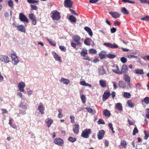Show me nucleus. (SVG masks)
Here are the masks:
<instances>
[{
    "label": "nucleus",
    "mask_w": 149,
    "mask_h": 149,
    "mask_svg": "<svg viewBox=\"0 0 149 149\" xmlns=\"http://www.w3.org/2000/svg\"><path fill=\"white\" fill-rule=\"evenodd\" d=\"M127 57L129 58H136L137 56H134L133 55H128L127 56Z\"/></svg>",
    "instance_id": "obj_62"
},
{
    "label": "nucleus",
    "mask_w": 149,
    "mask_h": 149,
    "mask_svg": "<svg viewBox=\"0 0 149 149\" xmlns=\"http://www.w3.org/2000/svg\"><path fill=\"white\" fill-rule=\"evenodd\" d=\"M29 17L31 20L32 21V24L35 25L36 24V18L35 15L33 13H31L29 14Z\"/></svg>",
    "instance_id": "obj_7"
},
{
    "label": "nucleus",
    "mask_w": 149,
    "mask_h": 149,
    "mask_svg": "<svg viewBox=\"0 0 149 149\" xmlns=\"http://www.w3.org/2000/svg\"><path fill=\"white\" fill-rule=\"evenodd\" d=\"M111 95V94L109 91H107L104 92L103 95L102 99L103 101L107 100Z\"/></svg>",
    "instance_id": "obj_16"
},
{
    "label": "nucleus",
    "mask_w": 149,
    "mask_h": 149,
    "mask_svg": "<svg viewBox=\"0 0 149 149\" xmlns=\"http://www.w3.org/2000/svg\"><path fill=\"white\" fill-rule=\"evenodd\" d=\"M135 73L136 74H142L143 73V70L142 69H137L135 70Z\"/></svg>",
    "instance_id": "obj_36"
},
{
    "label": "nucleus",
    "mask_w": 149,
    "mask_h": 149,
    "mask_svg": "<svg viewBox=\"0 0 149 149\" xmlns=\"http://www.w3.org/2000/svg\"><path fill=\"white\" fill-rule=\"evenodd\" d=\"M84 29L88 33L91 37H92L93 35V32L90 28L87 26H85L84 28Z\"/></svg>",
    "instance_id": "obj_22"
},
{
    "label": "nucleus",
    "mask_w": 149,
    "mask_h": 149,
    "mask_svg": "<svg viewBox=\"0 0 149 149\" xmlns=\"http://www.w3.org/2000/svg\"><path fill=\"white\" fill-rule=\"evenodd\" d=\"M69 10L73 14H74L75 15L78 16V14L75 12V10H73L71 9H69Z\"/></svg>",
    "instance_id": "obj_53"
},
{
    "label": "nucleus",
    "mask_w": 149,
    "mask_h": 149,
    "mask_svg": "<svg viewBox=\"0 0 149 149\" xmlns=\"http://www.w3.org/2000/svg\"><path fill=\"white\" fill-rule=\"evenodd\" d=\"M127 104L129 107H132L134 106L133 104L131 102L130 100H128L127 101Z\"/></svg>",
    "instance_id": "obj_49"
},
{
    "label": "nucleus",
    "mask_w": 149,
    "mask_h": 149,
    "mask_svg": "<svg viewBox=\"0 0 149 149\" xmlns=\"http://www.w3.org/2000/svg\"><path fill=\"white\" fill-rule=\"evenodd\" d=\"M27 1L28 3H34L39 2V1H36L35 0H27Z\"/></svg>",
    "instance_id": "obj_42"
},
{
    "label": "nucleus",
    "mask_w": 149,
    "mask_h": 149,
    "mask_svg": "<svg viewBox=\"0 0 149 149\" xmlns=\"http://www.w3.org/2000/svg\"><path fill=\"white\" fill-rule=\"evenodd\" d=\"M17 30L21 32H24L25 31V26L22 25H19L17 26Z\"/></svg>",
    "instance_id": "obj_20"
},
{
    "label": "nucleus",
    "mask_w": 149,
    "mask_h": 149,
    "mask_svg": "<svg viewBox=\"0 0 149 149\" xmlns=\"http://www.w3.org/2000/svg\"><path fill=\"white\" fill-rule=\"evenodd\" d=\"M141 19L142 20L148 21L149 20V17L148 16H146L141 18Z\"/></svg>",
    "instance_id": "obj_51"
},
{
    "label": "nucleus",
    "mask_w": 149,
    "mask_h": 149,
    "mask_svg": "<svg viewBox=\"0 0 149 149\" xmlns=\"http://www.w3.org/2000/svg\"><path fill=\"white\" fill-rule=\"evenodd\" d=\"M124 80L127 83L130 82V78L127 74H125L124 75Z\"/></svg>",
    "instance_id": "obj_26"
},
{
    "label": "nucleus",
    "mask_w": 149,
    "mask_h": 149,
    "mask_svg": "<svg viewBox=\"0 0 149 149\" xmlns=\"http://www.w3.org/2000/svg\"><path fill=\"white\" fill-rule=\"evenodd\" d=\"M105 134V132L103 130H100L97 134L98 138L99 139H102L103 138Z\"/></svg>",
    "instance_id": "obj_11"
},
{
    "label": "nucleus",
    "mask_w": 149,
    "mask_h": 149,
    "mask_svg": "<svg viewBox=\"0 0 149 149\" xmlns=\"http://www.w3.org/2000/svg\"><path fill=\"white\" fill-rule=\"evenodd\" d=\"M26 90H27V92L28 95H31L33 92L29 88H27Z\"/></svg>",
    "instance_id": "obj_58"
},
{
    "label": "nucleus",
    "mask_w": 149,
    "mask_h": 149,
    "mask_svg": "<svg viewBox=\"0 0 149 149\" xmlns=\"http://www.w3.org/2000/svg\"><path fill=\"white\" fill-rule=\"evenodd\" d=\"M70 118L71 119V122L72 123H74V117L73 116H70Z\"/></svg>",
    "instance_id": "obj_56"
},
{
    "label": "nucleus",
    "mask_w": 149,
    "mask_h": 149,
    "mask_svg": "<svg viewBox=\"0 0 149 149\" xmlns=\"http://www.w3.org/2000/svg\"><path fill=\"white\" fill-rule=\"evenodd\" d=\"M147 110V112L146 113V117L148 119H149V108H147L146 109Z\"/></svg>",
    "instance_id": "obj_60"
},
{
    "label": "nucleus",
    "mask_w": 149,
    "mask_h": 149,
    "mask_svg": "<svg viewBox=\"0 0 149 149\" xmlns=\"http://www.w3.org/2000/svg\"><path fill=\"white\" fill-rule=\"evenodd\" d=\"M99 58L101 60L105 58V55L103 52H100L99 54Z\"/></svg>",
    "instance_id": "obj_37"
},
{
    "label": "nucleus",
    "mask_w": 149,
    "mask_h": 149,
    "mask_svg": "<svg viewBox=\"0 0 149 149\" xmlns=\"http://www.w3.org/2000/svg\"><path fill=\"white\" fill-rule=\"evenodd\" d=\"M108 126L110 128L111 130L112 131V132L113 133H115V131L113 130V127L112 124L111 123L109 124Z\"/></svg>",
    "instance_id": "obj_48"
},
{
    "label": "nucleus",
    "mask_w": 149,
    "mask_h": 149,
    "mask_svg": "<svg viewBox=\"0 0 149 149\" xmlns=\"http://www.w3.org/2000/svg\"><path fill=\"white\" fill-rule=\"evenodd\" d=\"M87 50L86 49L84 48L82 49L80 55L81 56H83L84 58L83 59L90 61L91 60V59L89 58L88 56L86 55L87 54Z\"/></svg>",
    "instance_id": "obj_2"
},
{
    "label": "nucleus",
    "mask_w": 149,
    "mask_h": 149,
    "mask_svg": "<svg viewBox=\"0 0 149 149\" xmlns=\"http://www.w3.org/2000/svg\"><path fill=\"white\" fill-rule=\"evenodd\" d=\"M89 52L90 53L95 54L96 52V51L93 49H91L89 50Z\"/></svg>",
    "instance_id": "obj_59"
},
{
    "label": "nucleus",
    "mask_w": 149,
    "mask_h": 149,
    "mask_svg": "<svg viewBox=\"0 0 149 149\" xmlns=\"http://www.w3.org/2000/svg\"><path fill=\"white\" fill-rule=\"evenodd\" d=\"M128 70L127 66L124 64L122 66V69L121 71H119L118 72L116 71V73L118 74H122V73L125 74L127 73Z\"/></svg>",
    "instance_id": "obj_4"
},
{
    "label": "nucleus",
    "mask_w": 149,
    "mask_h": 149,
    "mask_svg": "<svg viewBox=\"0 0 149 149\" xmlns=\"http://www.w3.org/2000/svg\"><path fill=\"white\" fill-rule=\"evenodd\" d=\"M103 45L107 47L111 48H116L118 47V45L115 43L113 44L110 43H105L103 44Z\"/></svg>",
    "instance_id": "obj_5"
},
{
    "label": "nucleus",
    "mask_w": 149,
    "mask_h": 149,
    "mask_svg": "<svg viewBox=\"0 0 149 149\" xmlns=\"http://www.w3.org/2000/svg\"><path fill=\"white\" fill-rule=\"evenodd\" d=\"M81 98L83 103H85L86 102V97L84 94H82L81 96Z\"/></svg>",
    "instance_id": "obj_39"
},
{
    "label": "nucleus",
    "mask_w": 149,
    "mask_h": 149,
    "mask_svg": "<svg viewBox=\"0 0 149 149\" xmlns=\"http://www.w3.org/2000/svg\"><path fill=\"white\" fill-rule=\"evenodd\" d=\"M144 102L146 104H148L149 103V97H145L143 100H141V102Z\"/></svg>",
    "instance_id": "obj_35"
},
{
    "label": "nucleus",
    "mask_w": 149,
    "mask_h": 149,
    "mask_svg": "<svg viewBox=\"0 0 149 149\" xmlns=\"http://www.w3.org/2000/svg\"><path fill=\"white\" fill-rule=\"evenodd\" d=\"M46 40L51 45L53 46H56V43L54 41H52V40L49 39L48 38H46Z\"/></svg>",
    "instance_id": "obj_33"
},
{
    "label": "nucleus",
    "mask_w": 149,
    "mask_h": 149,
    "mask_svg": "<svg viewBox=\"0 0 149 149\" xmlns=\"http://www.w3.org/2000/svg\"><path fill=\"white\" fill-rule=\"evenodd\" d=\"M73 39L77 44V45L78 46H81V43L79 42L81 39L78 36L76 35L73 36Z\"/></svg>",
    "instance_id": "obj_8"
},
{
    "label": "nucleus",
    "mask_w": 149,
    "mask_h": 149,
    "mask_svg": "<svg viewBox=\"0 0 149 149\" xmlns=\"http://www.w3.org/2000/svg\"><path fill=\"white\" fill-rule=\"evenodd\" d=\"M19 19L22 22H25L27 23L28 22V19L26 16L22 13L19 14Z\"/></svg>",
    "instance_id": "obj_6"
},
{
    "label": "nucleus",
    "mask_w": 149,
    "mask_h": 149,
    "mask_svg": "<svg viewBox=\"0 0 149 149\" xmlns=\"http://www.w3.org/2000/svg\"><path fill=\"white\" fill-rule=\"evenodd\" d=\"M98 72L99 75H103L106 73V71L103 67H102L98 69Z\"/></svg>",
    "instance_id": "obj_21"
},
{
    "label": "nucleus",
    "mask_w": 149,
    "mask_h": 149,
    "mask_svg": "<svg viewBox=\"0 0 149 149\" xmlns=\"http://www.w3.org/2000/svg\"><path fill=\"white\" fill-rule=\"evenodd\" d=\"M51 13L52 14V18L53 20H58L61 18L60 14L57 11H53Z\"/></svg>",
    "instance_id": "obj_3"
},
{
    "label": "nucleus",
    "mask_w": 149,
    "mask_h": 149,
    "mask_svg": "<svg viewBox=\"0 0 149 149\" xmlns=\"http://www.w3.org/2000/svg\"><path fill=\"white\" fill-rule=\"evenodd\" d=\"M38 109L39 111V112L40 113L42 114H44V111L45 110V107L42 104L40 103L38 106Z\"/></svg>",
    "instance_id": "obj_9"
},
{
    "label": "nucleus",
    "mask_w": 149,
    "mask_h": 149,
    "mask_svg": "<svg viewBox=\"0 0 149 149\" xmlns=\"http://www.w3.org/2000/svg\"><path fill=\"white\" fill-rule=\"evenodd\" d=\"M138 133V130L136 127H134L133 132L132 133V134L133 135H136V133Z\"/></svg>",
    "instance_id": "obj_43"
},
{
    "label": "nucleus",
    "mask_w": 149,
    "mask_h": 149,
    "mask_svg": "<svg viewBox=\"0 0 149 149\" xmlns=\"http://www.w3.org/2000/svg\"><path fill=\"white\" fill-rule=\"evenodd\" d=\"M123 96L125 97L129 98H130L131 95L129 93L124 92L123 93Z\"/></svg>",
    "instance_id": "obj_32"
},
{
    "label": "nucleus",
    "mask_w": 149,
    "mask_h": 149,
    "mask_svg": "<svg viewBox=\"0 0 149 149\" xmlns=\"http://www.w3.org/2000/svg\"><path fill=\"white\" fill-rule=\"evenodd\" d=\"M98 1V0H90L89 2L91 3H95Z\"/></svg>",
    "instance_id": "obj_64"
},
{
    "label": "nucleus",
    "mask_w": 149,
    "mask_h": 149,
    "mask_svg": "<svg viewBox=\"0 0 149 149\" xmlns=\"http://www.w3.org/2000/svg\"><path fill=\"white\" fill-rule=\"evenodd\" d=\"M54 143L56 144L61 146L63 143V141L61 138H56L54 140Z\"/></svg>",
    "instance_id": "obj_12"
},
{
    "label": "nucleus",
    "mask_w": 149,
    "mask_h": 149,
    "mask_svg": "<svg viewBox=\"0 0 149 149\" xmlns=\"http://www.w3.org/2000/svg\"><path fill=\"white\" fill-rule=\"evenodd\" d=\"M25 84L23 82L19 83L18 85V87L19 91L21 92H24V88L25 87Z\"/></svg>",
    "instance_id": "obj_14"
},
{
    "label": "nucleus",
    "mask_w": 149,
    "mask_h": 149,
    "mask_svg": "<svg viewBox=\"0 0 149 149\" xmlns=\"http://www.w3.org/2000/svg\"><path fill=\"white\" fill-rule=\"evenodd\" d=\"M0 59L5 63H8L9 62V58L7 56L2 55L0 57Z\"/></svg>",
    "instance_id": "obj_13"
},
{
    "label": "nucleus",
    "mask_w": 149,
    "mask_h": 149,
    "mask_svg": "<svg viewBox=\"0 0 149 149\" xmlns=\"http://www.w3.org/2000/svg\"><path fill=\"white\" fill-rule=\"evenodd\" d=\"M87 111L89 113H92L93 112V110L91 108H85Z\"/></svg>",
    "instance_id": "obj_57"
},
{
    "label": "nucleus",
    "mask_w": 149,
    "mask_h": 149,
    "mask_svg": "<svg viewBox=\"0 0 149 149\" xmlns=\"http://www.w3.org/2000/svg\"><path fill=\"white\" fill-rule=\"evenodd\" d=\"M145 134V136L144 138L145 139H147L149 136V134L146 132V130H144L143 132Z\"/></svg>",
    "instance_id": "obj_45"
},
{
    "label": "nucleus",
    "mask_w": 149,
    "mask_h": 149,
    "mask_svg": "<svg viewBox=\"0 0 149 149\" xmlns=\"http://www.w3.org/2000/svg\"><path fill=\"white\" fill-rule=\"evenodd\" d=\"M53 54L54 57L55 58L56 61L60 62H61V57L56 52H53Z\"/></svg>",
    "instance_id": "obj_18"
},
{
    "label": "nucleus",
    "mask_w": 149,
    "mask_h": 149,
    "mask_svg": "<svg viewBox=\"0 0 149 149\" xmlns=\"http://www.w3.org/2000/svg\"><path fill=\"white\" fill-rule=\"evenodd\" d=\"M120 144L122 146V147L125 148L126 147L127 143L124 140H121L120 142Z\"/></svg>",
    "instance_id": "obj_31"
},
{
    "label": "nucleus",
    "mask_w": 149,
    "mask_h": 149,
    "mask_svg": "<svg viewBox=\"0 0 149 149\" xmlns=\"http://www.w3.org/2000/svg\"><path fill=\"white\" fill-rule=\"evenodd\" d=\"M19 107H21L22 109H25L27 108L26 105L23 104L21 103L19 105Z\"/></svg>",
    "instance_id": "obj_46"
},
{
    "label": "nucleus",
    "mask_w": 149,
    "mask_h": 149,
    "mask_svg": "<svg viewBox=\"0 0 149 149\" xmlns=\"http://www.w3.org/2000/svg\"><path fill=\"white\" fill-rule=\"evenodd\" d=\"M46 123L47 124V127H49L51 125L53 122V120L51 118H48L45 120Z\"/></svg>",
    "instance_id": "obj_19"
},
{
    "label": "nucleus",
    "mask_w": 149,
    "mask_h": 149,
    "mask_svg": "<svg viewBox=\"0 0 149 149\" xmlns=\"http://www.w3.org/2000/svg\"><path fill=\"white\" fill-rule=\"evenodd\" d=\"M118 85L120 87L125 88L126 87L125 83L124 82L122 81H119L118 82Z\"/></svg>",
    "instance_id": "obj_28"
},
{
    "label": "nucleus",
    "mask_w": 149,
    "mask_h": 149,
    "mask_svg": "<svg viewBox=\"0 0 149 149\" xmlns=\"http://www.w3.org/2000/svg\"><path fill=\"white\" fill-rule=\"evenodd\" d=\"M103 114L105 116H110L111 114L110 111L107 109L103 111Z\"/></svg>",
    "instance_id": "obj_30"
},
{
    "label": "nucleus",
    "mask_w": 149,
    "mask_h": 149,
    "mask_svg": "<svg viewBox=\"0 0 149 149\" xmlns=\"http://www.w3.org/2000/svg\"><path fill=\"white\" fill-rule=\"evenodd\" d=\"M111 32L112 33H115L116 31V29L115 27H113L111 29Z\"/></svg>",
    "instance_id": "obj_61"
},
{
    "label": "nucleus",
    "mask_w": 149,
    "mask_h": 149,
    "mask_svg": "<svg viewBox=\"0 0 149 149\" xmlns=\"http://www.w3.org/2000/svg\"><path fill=\"white\" fill-rule=\"evenodd\" d=\"M90 39L86 38L84 41V44L88 45H90V42L89 41Z\"/></svg>",
    "instance_id": "obj_41"
},
{
    "label": "nucleus",
    "mask_w": 149,
    "mask_h": 149,
    "mask_svg": "<svg viewBox=\"0 0 149 149\" xmlns=\"http://www.w3.org/2000/svg\"><path fill=\"white\" fill-rule=\"evenodd\" d=\"M61 82L63 84H68L69 83V80L65 79L63 78H62L60 80Z\"/></svg>",
    "instance_id": "obj_27"
},
{
    "label": "nucleus",
    "mask_w": 149,
    "mask_h": 149,
    "mask_svg": "<svg viewBox=\"0 0 149 149\" xmlns=\"http://www.w3.org/2000/svg\"><path fill=\"white\" fill-rule=\"evenodd\" d=\"M116 108L119 111H121L123 109V107L122 104L120 103H118L116 104L115 105Z\"/></svg>",
    "instance_id": "obj_24"
},
{
    "label": "nucleus",
    "mask_w": 149,
    "mask_h": 149,
    "mask_svg": "<svg viewBox=\"0 0 149 149\" xmlns=\"http://www.w3.org/2000/svg\"><path fill=\"white\" fill-rule=\"evenodd\" d=\"M121 11L122 13H123L124 14H128L129 13L128 11L125 8H123L121 10Z\"/></svg>",
    "instance_id": "obj_34"
},
{
    "label": "nucleus",
    "mask_w": 149,
    "mask_h": 149,
    "mask_svg": "<svg viewBox=\"0 0 149 149\" xmlns=\"http://www.w3.org/2000/svg\"><path fill=\"white\" fill-rule=\"evenodd\" d=\"M8 4L9 6L11 8H12L13 7V1L11 0H10L8 1Z\"/></svg>",
    "instance_id": "obj_44"
},
{
    "label": "nucleus",
    "mask_w": 149,
    "mask_h": 149,
    "mask_svg": "<svg viewBox=\"0 0 149 149\" xmlns=\"http://www.w3.org/2000/svg\"><path fill=\"white\" fill-rule=\"evenodd\" d=\"M31 7V10H37L38 8L37 7L34 5H30Z\"/></svg>",
    "instance_id": "obj_52"
},
{
    "label": "nucleus",
    "mask_w": 149,
    "mask_h": 149,
    "mask_svg": "<svg viewBox=\"0 0 149 149\" xmlns=\"http://www.w3.org/2000/svg\"><path fill=\"white\" fill-rule=\"evenodd\" d=\"M141 86V84L139 83H137L135 84L136 88V89H139Z\"/></svg>",
    "instance_id": "obj_55"
},
{
    "label": "nucleus",
    "mask_w": 149,
    "mask_h": 149,
    "mask_svg": "<svg viewBox=\"0 0 149 149\" xmlns=\"http://www.w3.org/2000/svg\"><path fill=\"white\" fill-rule=\"evenodd\" d=\"M100 85L102 87H105L106 86V81L104 80H100L99 81Z\"/></svg>",
    "instance_id": "obj_29"
},
{
    "label": "nucleus",
    "mask_w": 149,
    "mask_h": 149,
    "mask_svg": "<svg viewBox=\"0 0 149 149\" xmlns=\"http://www.w3.org/2000/svg\"><path fill=\"white\" fill-rule=\"evenodd\" d=\"M11 58L14 62V65H16L19 62V61L17 57L15 54L11 53Z\"/></svg>",
    "instance_id": "obj_15"
},
{
    "label": "nucleus",
    "mask_w": 149,
    "mask_h": 149,
    "mask_svg": "<svg viewBox=\"0 0 149 149\" xmlns=\"http://www.w3.org/2000/svg\"><path fill=\"white\" fill-rule=\"evenodd\" d=\"M68 19L71 22L75 23L76 21V18L72 15H70L69 16Z\"/></svg>",
    "instance_id": "obj_25"
},
{
    "label": "nucleus",
    "mask_w": 149,
    "mask_h": 149,
    "mask_svg": "<svg viewBox=\"0 0 149 149\" xmlns=\"http://www.w3.org/2000/svg\"><path fill=\"white\" fill-rule=\"evenodd\" d=\"M60 49L62 52H65L66 51V48L65 47L63 46H60L59 47Z\"/></svg>",
    "instance_id": "obj_47"
},
{
    "label": "nucleus",
    "mask_w": 149,
    "mask_h": 149,
    "mask_svg": "<svg viewBox=\"0 0 149 149\" xmlns=\"http://www.w3.org/2000/svg\"><path fill=\"white\" fill-rule=\"evenodd\" d=\"M120 61L123 63H124L127 62V59L125 57H122L120 58Z\"/></svg>",
    "instance_id": "obj_50"
},
{
    "label": "nucleus",
    "mask_w": 149,
    "mask_h": 149,
    "mask_svg": "<svg viewBox=\"0 0 149 149\" xmlns=\"http://www.w3.org/2000/svg\"><path fill=\"white\" fill-rule=\"evenodd\" d=\"M116 56L115 55L110 54H107V58L111 59L114 58L116 57Z\"/></svg>",
    "instance_id": "obj_38"
},
{
    "label": "nucleus",
    "mask_w": 149,
    "mask_h": 149,
    "mask_svg": "<svg viewBox=\"0 0 149 149\" xmlns=\"http://www.w3.org/2000/svg\"><path fill=\"white\" fill-rule=\"evenodd\" d=\"M64 5L65 7L70 8L72 5V2L70 0H65L64 2Z\"/></svg>",
    "instance_id": "obj_10"
},
{
    "label": "nucleus",
    "mask_w": 149,
    "mask_h": 149,
    "mask_svg": "<svg viewBox=\"0 0 149 149\" xmlns=\"http://www.w3.org/2000/svg\"><path fill=\"white\" fill-rule=\"evenodd\" d=\"M3 80V77L1 75V73L0 72V82H2Z\"/></svg>",
    "instance_id": "obj_63"
},
{
    "label": "nucleus",
    "mask_w": 149,
    "mask_h": 149,
    "mask_svg": "<svg viewBox=\"0 0 149 149\" xmlns=\"http://www.w3.org/2000/svg\"><path fill=\"white\" fill-rule=\"evenodd\" d=\"M74 128H73V131L74 133L78 134L79 132V125L78 124H75Z\"/></svg>",
    "instance_id": "obj_23"
},
{
    "label": "nucleus",
    "mask_w": 149,
    "mask_h": 149,
    "mask_svg": "<svg viewBox=\"0 0 149 149\" xmlns=\"http://www.w3.org/2000/svg\"><path fill=\"white\" fill-rule=\"evenodd\" d=\"M91 133V130L90 129H86L82 131L81 136L84 138L87 139L89 136V135Z\"/></svg>",
    "instance_id": "obj_1"
},
{
    "label": "nucleus",
    "mask_w": 149,
    "mask_h": 149,
    "mask_svg": "<svg viewBox=\"0 0 149 149\" xmlns=\"http://www.w3.org/2000/svg\"><path fill=\"white\" fill-rule=\"evenodd\" d=\"M109 13L113 17L115 18L119 17L120 15V14L117 12H110Z\"/></svg>",
    "instance_id": "obj_17"
},
{
    "label": "nucleus",
    "mask_w": 149,
    "mask_h": 149,
    "mask_svg": "<svg viewBox=\"0 0 149 149\" xmlns=\"http://www.w3.org/2000/svg\"><path fill=\"white\" fill-rule=\"evenodd\" d=\"M68 140L72 142H74L76 141V139L75 138H73L72 137H70L68 138Z\"/></svg>",
    "instance_id": "obj_40"
},
{
    "label": "nucleus",
    "mask_w": 149,
    "mask_h": 149,
    "mask_svg": "<svg viewBox=\"0 0 149 149\" xmlns=\"http://www.w3.org/2000/svg\"><path fill=\"white\" fill-rule=\"evenodd\" d=\"M98 123L99 124H105L104 120L101 119H99L98 121Z\"/></svg>",
    "instance_id": "obj_54"
}]
</instances>
